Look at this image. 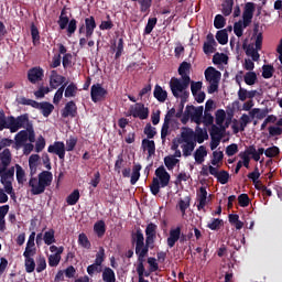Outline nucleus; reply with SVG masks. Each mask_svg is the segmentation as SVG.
I'll return each instance as SVG.
<instances>
[{
	"label": "nucleus",
	"instance_id": "nucleus-4",
	"mask_svg": "<svg viewBox=\"0 0 282 282\" xmlns=\"http://www.w3.org/2000/svg\"><path fill=\"white\" fill-rule=\"evenodd\" d=\"M21 129H26V130H22L20 131L14 140V149H17V151H19V149H21V147H23L25 144V142H34L35 140V134H34V129H32V124L29 121V127H22Z\"/></svg>",
	"mask_w": 282,
	"mask_h": 282
},
{
	"label": "nucleus",
	"instance_id": "nucleus-56",
	"mask_svg": "<svg viewBox=\"0 0 282 282\" xmlns=\"http://www.w3.org/2000/svg\"><path fill=\"white\" fill-rule=\"evenodd\" d=\"M78 243L82 246V248L89 249L91 248V243L89 242V239L87 238V235L80 234L78 236Z\"/></svg>",
	"mask_w": 282,
	"mask_h": 282
},
{
	"label": "nucleus",
	"instance_id": "nucleus-35",
	"mask_svg": "<svg viewBox=\"0 0 282 282\" xmlns=\"http://www.w3.org/2000/svg\"><path fill=\"white\" fill-rule=\"evenodd\" d=\"M257 96V90H246L245 88H241L238 90V99L241 100V102H246L248 98H254Z\"/></svg>",
	"mask_w": 282,
	"mask_h": 282
},
{
	"label": "nucleus",
	"instance_id": "nucleus-30",
	"mask_svg": "<svg viewBox=\"0 0 282 282\" xmlns=\"http://www.w3.org/2000/svg\"><path fill=\"white\" fill-rule=\"evenodd\" d=\"M36 105L34 109H40V111H42L43 117L47 118L50 116V113H52L54 111V105L50 104V102H41L39 104L36 101Z\"/></svg>",
	"mask_w": 282,
	"mask_h": 282
},
{
	"label": "nucleus",
	"instance_id": "nucleus-15",
	"mask_svg": "<svg viewBox=\"0 0 282 282\" xmlns=\"http://www.w3.org/2000/svg\"><path fill=\"white\" fill-rule=\"evenodd\" d=\"M130 116L140 118V120H147L149 118V108H145L142 104H135L130 108Z\"/></svg>",
	"mask_w": 282,
	"mask_h": 282
},
{
	"label": "nucleus",
	"instance_id": "nucleus-34",
	"mask_svg": "<svg viewBox=\"0 0 282 282\" xmlns=\"http://www.w3.org/2000/svg\"><path fill=\"white\" fill-rule=\"evenodd\" d=\"M204 140H208V132L206 131V129L197 127L194 132V141L196 143L198 142V144H202Z\"/></svg>",
	"mask_w": 282,
	"mask_h": 282
},
{
	"label": "nucleus",
	"instance_id": "nucleus-18",
	"mask_svg": "<svg viewBox=\"0 0 282 282\" xmlns=\"http://www.w3.org/2000/svg\"><path fill=\"white\" fill-rule=\"evenodd\" d=\"M252 17H254V3L247 2L242 13L245 25H250V23H252Z\"/></svg>",
	"mask_w": 282,
	"mask_h": 282
},
{
	"label": "nucleus",
	"instance_id": "nucleus-16",
	"mask_svg": "<svg viewBox=\"0 0 282 282\" xmlns=\"http://www.w3.org/2000/svg\"><path fill=\"white\" fill-rule=\"evenodd\" d=\"M48 153H54L59 158V160H65V143L62 141H56L48 147Z\"/></svg>",
	"mask_w": 282,
	"mask_h": 282
},
{
	"label": "nucleus",
	"instance_id": "nucleus-27",
	"mask_svg": "<svg viewBox=\"0 0 282 282\" xmlns=\"http://www.w3.org/2000/svg\"><path fill=\"white\" fill-rule=\"evenodd\" d=\"M197 208L198 210H202L206 207V204H208V192H206V187H200L197 192Z\"/></svg>",
	"mask_w": 282,
	"mask_h": 282
},
{
	"label": "nucleus",
	"instance_id": "nucleus-55",
	"mask_svg": "<svg viewBox=\"0 0 282 282\" xmlns=\"http://www.w3.org/2000/svg\"><path fill=\"white\" fill-rule=\"evenodd\" d=\"M76 91H78L76 85L70 84L66 87L64 96L65 98H74V96H76Z\"/></svg>",
	"mask_w": 282,
	"mask_h": 282
},
{
	"label": "nucleus",
	"instance_id": "nucleus-20",
	"mask_svg": "<svg viewBox=\"0 0 282 282\" xmlns=\"http://www.w3.org/2000/svg\"><path fill=\"white\" fill-rule=\"evenodd\" d=\"M63 83H65V77L63 75H58L56 70H52L50 75L51 89H58Z\"/></svg>",
	"mask_w": 282,
	"mask_h": 282
},
{
	"label": "nucleus",
	"instance_id": "nucleus-64",
	"mask_svg": "<svg viewBox=\"0 0 282 282\" xmlns=\"http://www.w3.org/2000/svg\"><path fill=\"white\" fill-rule=\"evenodd\" d=\"M274 74V67L271 65H264L262 67V76L263 78H272V75Z\"/></svg>",
	"mask_w": 282,
	"mask_h": 282
},
{
	"label": "nucleus",
	"instance_id": "nucleus-33",
	"mask_svg": "<svg viewBox=\"0 0 282 282\" xmlns=\"http://www.w3.org/2000/svg\"><path fill=\"white\" fill-rule=\"evenodd\" d=\"M15 177L18 184L23 186L28 182V176L25 175V170L19 164H15Z\"/></svg>",
	"mask_w": 282,
	"mask_h": 282
},
{
	"label": "nucleus",
	"instance_id": "nucleus-50",
	"mask_svg": "<svg viewBox=\"0 0 282 282\" xmlns=\"http://www.w3.org/2000/svg\"><path fill=\"white\" fill-rule=\"evenodd\" d=\"M102 279L105 282H115L116 281V273H113V270L107 268L102 272Z\"/></svg>",
	"mask_w": 282,
	"mask_h": 282
},
{
	"label": "nucleus",
	"instance_id": "nucleus-48",
	"mask_svg": "<svg viewBox=\"0 0 282 282\" xmlns=\"http://www.w3.org/2000/svg\"><path fill=\"white\" fill-rule=\"evenodd\" d=\"M249 116L251 120H254V118H257V120H263V118H265V112L259 108H253L249 111Z\"/></svg>",
	"mask_w": 282,
	"mask_h": 282
},
{
	"label": "nucleus",
	"instance_id": "nucleus-38",
	"mask_svg": "<svg viewBox=\"0 0 282 282\" xmlns=\"http://www.w3.org/2000/svg\"><path fill=\"white\" fill-rule=\"evenodd\" d=\"M40 184H42L44 186V188H47V186H50V184H52V180L53 176L51 174V172L48 171H44L39 175Z\"/></svg>",
	"mask_w": 282,
	"mask_h": 282
},
{
	"label": "nucleus",
	"instance_id": "nucleus-8",
	"mask_svg": "<svg viewBox=\"0 0 282 282\" xmlns=\"http://www.w3.org/2000/svg\"><path fill=\"white\" fill-rule=\"evenodd\" d=\"M135 254H138V261H142L147 254H149V246H144V235L137 231L135 234Z\"/></svg>",
	"mask_w": 282,
	"mask_h": 282
},
{
	"label": "nucleus",
	"instance_id": "nucleus-46",
	"mask_svg": "<svg viewBox=\"0 0 282 282\" xmlns=\"http://www.w3.org/2000/svg\"><path fill=\"white\" fill-rule=\"evenodd\" d=\"M213 63L215 65H224V64L228 63V55H226L224 53H216L213 57Z\"/></svg>",
	"mask_w": 282,
	"mask_h": 282
},
{
	"label": "nucleus",
	"instance_id": "nucleus-11",
	"mask_svg": "<svg viewBox=\"0 0 282 282\" xmlns=\"http://www.w3.org/2000/svg\"><path fill=\"white\" fill-rule=\"evenodd\" d=\"M57 23H58L61 30H65V28H67V25H68V28H67L68 36H72L74 34V32H76V20L69 21V18H67V15H65V11H62Z\"/></svg>",
	"mask_w": 282,
	"mask_h": 282
},
{
	"label": "nucleus",
	"instance_id": "nucleus-52",
	"mask_svg": "<svg viewBox=\"0 0 282 282\" xmlns=\"http://www.w3.org/2000/svg\"><path fill=\"white\" fill-rule=\"evenodd\" d=\"M44 243H46V246H52V243H56V238H54V230L51 229L46 232H44Z\"/></svg>",
	"mask_w": 282,
	"mask_h": 282
},
{
	"label": "nucleus",
	"instance_id": "nucleus-42",
	"mask_svg": "<svg viewBox=\"0 0 282 282\" xmlns=\"http://www.w3.org/2000/svg\"><path fill=\"white\" fill-rule=\"evenodd\" d=\"M79 199H80V192H78V189H75L66 198V202H67L68 206H76V204H78Z\"/></svg>",
	"mask_w": 282,
	"mask_h": 282
},
{
	"label": "nucleus",
	"instance_id": "nucleus-23",
	"mask_svg": "<svg viewBox=\"0 0 282 282\" xmlns=\"http://www.w3.org/2000/svg\"><path fill=\"white\" fill-rule=\"evenodd\" d=\"M29 186L31 188L32 195H41V193H45L44 186L36 177L30 178Z\"/></svg>",
	"mask_w": 282,
	"mask_h": 282
},
{
	"label": "nucleus",
	"instance_id": "nucleus-19",
	"mask_svg": "<svg viewBox=\"0 0 282 282\" xmlns=\"http://www.w3.org/2000/svg\"><path fill=\"white\" fill-rule=\"evenodd\" d=\"M28 79L33 84L41 83L43 80V68L33 67L28 72Z\"/></svg>",
	"mask_w": 282,
	"mask_h": 282
},
{
	"label": "nucleus",
	"instance_id": "nucleus-51",
	"mask_svg": "<svg viewBox=\"0 0 282 282\" xmlns=\"http://www.w3.org/2000/svg\"><path fill=\"white\" fill-rule=\"evenodd\" d=\"M216 40L218 41V43H220V45H226V43H228V31H218L216 34Z\"/></svg>",
	"mask_w": 282,
	"mask_h": 282
},
{
	"label": "nucleus",
	"instance_id": "nucleus-14",
	"mask_svg": "<svg viewBox=\"0 0 282 282\" xmlns=\"http://www.w3.org/2000/svg\"><path fill=\"white\" fill-rule=\"evenodd\" d=\"M63 250H65L63 247H56L54 245L50 247L52 254L48 256V265H51V268H56V265L61 263V256L63 254Z\"/></svg>",
	"mask_w": 282,
	"mask_h": 282
},
{
	"label": "nucleus",
	"instance_id": "nucleus-10",
	"mask_svg": "<svg viewBox=\"0 0 282 282\" xmlns=\"http://www.w3.org/2000/svg\"><path fill=\"white\" fill-rule=\"evenodd\" d=\"M185 116L191 118L196 124L202 123V116H204V107L187 106L185 109Z\"/></svg>",
	"mask_w": 282,
	"mask_h": 282
},
{
	"label": "nucleus",
	"instance_id": "nucleus-39",
	"mask_svg": "<svg viewBox=\"0 0 282 282\" xmlns=\"http://www.w3.org/2000/svg\"><path fill=\"white\" fill-rule=\"evenodd\" d=\"M154 98L159 100V102H165L166 98H169V94L166 90H163V88L159 85L154 87Z\"/></svg>",
	"mask_w": 282,
	"mask_h": 282
},
{
	"label": "nucleus",
	"instance_id": "nucleus-59",
	"mask_svg": "<svg viewBox=\"0 0 282 282\" xmlns=\"http://www.w3.org/2000/svg\"><path fill=\"white\" fill-rule=\"evenodd\" d=\"M78 143V139L76 137H70L66 140L65 151H73L76 149V144Z\"/></svg>",
	"mask_w": 282,
	"mask_h": 282
},
{
	"label": "nucleus",
	"instance_id": "nucleus-13",
	"mask_svg": "<svg viewBox=\"0 0 282 282\" xmlns=\"http://www.w3.org/2000/svg\"><path fill=\"white\" fill-rule=\"evenodd\" d=\"M90 98L93 102H100L107 98V89L100 84H94L90 88Z\"/></svg>",
	"mask_w": 282,
	"mask_h": 282
},
{
	"label": "nucleus",
	"instance_id": "nucleus-58",
	"mask_svg": "<svg viewBox=\"0 0 282 282\" xmlns=\"http://www.w3.org/2000/svg\"><path fill=\"white\" fill-rule=\"evenodd\" d=\"M94 231L99 237H102V235H105V221L102 220L97 221L94 226Z\"/></svg>",
	"mask_w": 282,
	"mask_h": 282
},
{
	"label": "nucleus",
	"instance_id": "nucleus-54",
	"mask_svg": "<svg viewBox=\"0 0 282 282\" xmlns=\"http://www.w3.org/2000/svg\"><path fill=\"white\" fill-rule=\"evenodd\" d=\"M245 83L246 85H254L257 83V73L254 72H248L245 74Z\"/></svg>",
	"mask_w": 282,
	"mask_h": 282
},
{
	"label": "nucleus",
	"instance_id": "nucleus-49",
	"mask_svg": "<svg viewBox=\"0 0 282 282\" xmlns=\"http://www.w3.org/2000/svg\"><path fill=\"white\" fill-rule=\"evenodd\" d=\"M246 28H248V25H246V22L243 21L236 22L234 25V32L236 36H243V29Z\"/></svg>",
	"mask_w": 282,
	"mask_h": 282
},
{
	"label": "nucleus",
	"instance_id": "nucleus-29",
	"mask_svg": "<svg viewBox=\"0 0 282 282\" xmlns=\"http://www.w3.org/2000/svg\"><path fill=\"white\" fill-rule=\"evenodd\" d=\"M224 164V152L216 150L213 152L212 166L214 169H220Z\"/></svg>",
	"mask_w": 282,
	"mask_h": 282
},
{
	"label": "nucleus",
	"instance_id": "nucleus-62",
	"mask_svg": "<svg viewBox=\"0 0 282 282\" xmlns=\"http://www.w3.org/2000/svg\"><path fill=\"white\" fill-rule=\"evenodd\" d=\"M202 175H206V176H208V175H217V167H214L213 165H205V166H203V169H202Z\"/></svg>",
	"mask_w": 282,
	"mask_h": 282
},
{
	"label": "nucleus",
	"instance_id": "nucleus-28",
	"mask_svg": "<svg viewBox=\"0 0 282 282\" xmlns=\"http://www.w3.org/2000/svg\"><path fill=\"white\" fill-rule=\"evenodd\" d=\"M180 235H182V229L176 227L170 230V237L167 238V246L173 248L177 241H180Z\"/></svg>",
	"mask_w": 282,
	"mask_h": 282
},
{
	"label": "nucleus",
	"instance_id": "nucleus-26",
	"mask_svg": "<svg viewBox=\"0 0 282 282\" xmlns=\"http://www.w3.org/2000/svg\"><path fill=\"white\" fill-rule=\"evenodd\" d=\"M250 122H252V118L250 117V115L243 113L240 117L239 122L236 126H234V133H239V131H243L246 127L250 124Z\"/></svg>",
	"mask_w": 282,
	"mask_h": 282
},
{
	"label": "nucleus",
	"instance_id": "nucleus-60",
	"mask_svg": "<svg viewBox=\"0 0 282 282\" xmlns=\"http://www.w3.org/2000/svg\"><path fill=\"white\" fill-rule=\"evenodd\" d=\"M25 259V271L31 273L34 272L36 268V263L33 258H24Z\"/></svg>",
	"mask_w": 282,
	"mask_h": 282
},
{
	"label": "nucleus",
	"instance_id": "nucleus-61",
	"mask_svg": "<svg viewBox=\"0 0 282 282\" xmlns=\"http://www.w3.org/2000/svg\"><path fill=\"white\" fill-rule=\"evenodd\" d=\"M214 25L217 30H221V28L226 25V19L224 18V15L221 14L216 15L214 20Z\"/></svg>",
	"mask_w": 282,
	"mask_h": 282
},
{
	"label": "nucleus",
	"instance_id": "nucleus-6",
	"mask_svg": "<svg viewBox=\"0 0 282 282\" xmlns=\"http://www.w3.org/2000/svg\"><path fill=\"white\" fill-rule=\"evenodd\" d=\"M0 182L8 195H14V187H12V183L14 182V167L0 170Z\"/></svg>",
	"mask_w": 282,
	"mask_h": 282
},
{
	"label": "nucleus",
	"instance_id": "nucleus-2",
	"mask_svg": "<svg viewBox=\"0 0 282 282\" xmlns=\"http://www.w3.org/2000/svg\"><path fill=\"white\" fill-rule=\"evenodd\" d=\"M182 131L181 138L177 139L176 142L181 145L183 155L188 158V155H192L193 151H195V147H197L195 142V131L191 128H182Z\"/></svg>",
	"mask_w": 282,
	"mask_h": 282
},
{
	"label": "nucleus",
	"instance_id": "nucleus-3",
	"mask_svg": "<svg viewBox=\"0 0 282 282\" xmlns=\"http://www.w3.org/2000/svg\"><path fill=\"white\" fill-rule=\"evenodd\" d=\"M171 182V174L166 172V169L164 166H160L155 170V177L152 181V184L150 185V191L152 195H158L160 193V188H165V186H169V183Z\"/></svg>",
	"mask_w": 282,
	"mask_h": 282
},
{
	"label": "nucleus",
	"instance_id": "nucleus-24",
	"mask_svg": "<svg viewBox=\"0 0 282 282\" xmlns=\"http://www.w3.org/2000/svg\"><path fill=\"white\" fill-rule=\"evenodd\" d=\"M0 171L8 170L10 162H12V153L9 149H6L0 153Z\"/></svg>",
	"mask_w": 282,
	"mask_h": 282
},
{
	"label": "nucleus",
	"instance_id": "nucleus-43",
	"mask_svg": "<svg viewBox=\"0 0 282 282\" xmlns=\"http://www.w3.org/2000/svg\"><path fill=\"white\" fill-rule=\"evenodd\" d=\"M142 147H143L144 151H148L150 156L153 155V153H155V142L154 141L144 139L142 141Z\"/></svg>",
	"mask_w": 282,
	"mask_h": 282
},
{
	"label": "nucleus",
	"instance_id": "nucleus-36",
	"mask_svg": "<svg viewBox=\"0 0 282 282\" xmlns=\"http://www.w3.org/2000/svg\"><path fill=\"white\" fill-rule=\"evenodd\" d=\"M63 118H69V116H76V104L74 101H68L62 111Z\"/></svg>",
	"mask_w": 282,
	"mask_h": 282
},
{
	"label": "nucleus",
	"instance_id": "nucleus-25",
	"mask_svg": "<svg viewBox=\"0 0 282 282\" xmlns=\"http://www.w3.org/2000/svg\"><path fill=\"white\" fill-rule=\"evenodd\" d=\"M158 226L153 224H149L145 229V243L147 246H153L155 241V235H156Z\"/></svg>",
	"mask_w": 282,
	"mask_h": 282
},
{
	"label": "nucleus",
	"instance_id": "nucleus-5",
	"mask_svg": "<svg viewBox=\"0 0 282 282\" xmlns=\"http://www.w3.org/2000/svg\"><path fill=\"white\" fill-rule=\"evenodd\" d=\"M205 78L209 84L208 94H215V91L219 89V80H221V73L215 69L214 67H208L205 70Z\"/></svg>",
	"mask_w": 282,
	"mask_h": 282
},
{
	"label": "nucleus",
	"instance_id": "nucleus-21",
	"mask_svg": "<svg viewBox=\"0 0 282 282\" xmlns=\"http://www.w3.org/2000/svg\"><path fill=\"white\" fill-rule=\"evenodd\" d=\"M36 237V232H32L29 237V240L26 242V248L23 253L24 258H32L34 254H36V248L34 247V239Z\"/></svg>",
	"mask_w": 282,
	"mask_h": 282
},
{
	"label": "nucleus",
	"instance_id": "nucleus-53",
	"mask_svg": "<svg viewBox=\"0 0 282 282\" xmlns=\"http://www.w3.org/2000/svg\"><path fill=\"white\" fill-rule=\"evenodd\" d=\"M189 206H191L189 197H185L178 202V208L183 216L186 215V209H188Z\"/></svg>",
	"mask_w": 282,
	"mask_h": 282
},
{
	"label": "nucleus",
	"instance_id": "nucleus-63",
	"mask_svg": "<svg viewBox=\"0 0 282 282\" xmlns=\"http://www.w3.org/2000/svg\"><path fill=\"white\" fill-rule=\"evenodd\" d=\"M158 25V18H150L148 20V24L145 26V34H151L153 32V28Z\"/></svg>",
	"mask_w": 282,
	"mask_h": 282
},
{
	"label": "nucleus",
	"instance_id": "nucleus-1",
	"mask_svg": "<svg viewBox=\"0 0 282 282\" xmlns=\"http://www.w3.org/2000/svg\"><path fill=\"white\" fill-rule=\"evenodd\" d=\"M22 127H30V119L28 115H22L18 118L6 117V112L0 110V131L9 129L11 133H17Z\"/></svg>",
	"mask_w": 282,
	"mask_h": 282
},
{
	"label": "nucleus",
	"instance_id": "nucleus-22",
	"mask_svg": "<svg viewBox=\"0 0 282 282\" xmlns=\"http://www.w3.org/2000/svg\"><path fill=\"white\" fill-rule=\"evenodd\" d=\"M215 47H217V42L215 41L213 34H208L203 46L204 54H215Z\"/></svg>",
	"mask_w": 282,
	"mask_h": 282
},
{
	"label": "nucleus",
	"instance_id": "nucleus-41",
	"mask_svg": "<svg viewBox=\"0 0 282 282\" xmlns=\"http://www.w3.org/2000/svg\"><path fill=\"white\" fill-rule=\"evenodd\" d=\"M214 177H216L221 184H228L230 174L227 171L219 172V169L216 167V174H214Z\"/></svg>",
	"mask_w": 282,
	"mask_h": 282
},
{
	"label": "nucleus",
	"instance_id": "nucleus-37",
	"mask_svg": "<svg viewBox=\"0 0 282 282\" xmlns=\"http://www.w3.org/2000/svg\"><path fill=\"white\" fill-rule=\"evenodd\" d=\"M191 72V64L186 63V62H183L181 64V66L178 67V74L181 76V78L183 80H189L191 82V76H188Z\"/></svg>",
	"mask_w": 282,
	"mask_h": 282
},
{
	"label": "nucleus",
	"instance_id": "nucleus-44",
	"mask_svg": "<svg viewBox=\"0 0 282 282\" xmlns=\"http://www.w3.org/2000/svg\"><path fill=\"white\" fill-rule=\"evenodd\" d=\"M164 164H165L166 169H169V171H173V169H175V166H177V164H180V160L175 159V156H173V155L165 156Z\"/></svg>",
	"mask_w": 282,
	"mask_h": 282
},
{
	"label": "nucleus",
	"instance_id": "nucleus-57",
	"mask_svg": "<svg viewBox=\"0 0 282 282\" xmlns=\"http://www.w3.org/2000/svg\"><path fill=\"white\" fill-rule=\"evenodd\" d=\"M138 261H139V264L137 267V272L139 274V279H144V276H149V273H147L144 270V258Z\"/></svg>",
	"mask_w": 282,
	"mask_h": 282
},
{
	"label": "nucleus",
	"instance_id": "nucleus-32",
	"mask_svg": "<svg viewBox=\"0 0 282 282\" xmlns=\"http://www.w3.org/2000/svg\"><path fill=\"white\" fill-rule=\"evenodd\" d=\"M86 25V39H91L94 34V30H96V20L94 17H89L85 19Z\"/></svg>",
	"mask_w": 282,
	"mask_h": 282
},
{
	"label": "nucleus",
	"instance_id": "nucleus-7",
	"mask_svg": "<svg viewBox=\"0 0 282 282\" xmlns=\"http://www.w3.org/2000/svg\"><path fill=\"white\" fill-rule=\"evenodd\" d=\"M188 85H191L188 79L172 78L170 80L171 91L175 98H182L184 91L188 89Z\"/></svg>",
	"mask_w": 282,
	"mask_h": 282
},
{
	"label": "nucleus",
	"instance_id": "nucleus-17",
	"mask_svg": "<svg viewBox=\"0 0 282 282\" xmlns=\"http://www.w3.org/2000/svg\"><path fill=\"white\" fill-rule=\"evenodd\" d=\"M231 118H226V111L218 110L216 112V124L219 126L221 131H226L230 127Z\"/></svg>",
	"mask_w": 282,
	"mask_h": 282
},
{
	"label": "nucleus",
	"instance_id": "nucleus-9",
	"mask_svg": "<svg viewBox=\"0 0 282 282\" xmlns=\"http://www.w3.org/2000/svg\"><path fill=\"white\" fill-rule=\"evenodd\" d=\"M172 116H173L172 111H169L165 116L164 123L161 129L162 140H166V135H169V131H170L171 127L174 130L180 129V123L177 122V120L173 119Z\"/></svg>",
	"mask_w": 282,
	"mask_h": 282
},
{
	"label": "nucleus",
	"instance_id": "nucleus-47",
	"mask_svg": "<svg viewBox=\"0 0 282 282\" xmlns=\"http://www.w3.org/2000/svg\"><path fill=\"white\" fill-rule=\"evenodd\" d=\"M232 6H235V0H225L223 3V14L229 17L232 13Z\"/></svg>",
	"mask_w": 282,
	"mask_h": 282
},
{
	"label": "nucleus",
	"instance_id": "nucleus-31",
	"mask_svg": "<svg viewBox=\"0 0 282 282\" xmlns=\"http://www.w3.org/2000/svg\"><path fill=\"white\" fill-rule=\"evenodd\" d=\"M206 155H208V151H206V147L200 145L198 149H196L194 153V160L196 164H204V160L206 159Z\"/></svg>",
	"mask_w": 282,
	"mask_h": 282
},
{
	"label": "nucleus",
	"instance_id": "nucleus-12",
	"mask_svg": "<svg viewBox=\"0 0 282 282\" xmlns=\"http://www.w3.org/2000/svg\"><path fill=\"white\" fill-rule=\"evenodd\" d=\"M254 45H256V48H254ZM254 45H249L247 47L246 54L247 56H251L252 61H259L260 58L259 50H261V45H263V35L261 33L257 35Z\"/></svg>",
	"mask_w": 282,
	"mask_h": 282
},
{
	"label": "nucleus",
	"instance_id": "nucleus-40",
	"mask_svg": "<svg viewBox=\"0 0 282 282\" xmlns=\"http://www.w3.org/2000/svg\"><path fill=\"white\" fill-rule=\"evenodd\" d=\"M40 160H41V156H39V154H32L29 158V166H30L31 175H34V173H36V166H39Z\"/></svg>",
	"mask_w": 282,
	"mask_h": 282
},
{
	"label": "nucleus",
	"instance_id": "nucleus-45",
	"mask_svg": "<svg viewBox=\"0 0 282 282\" xmlns=\"http://www.w3.org/2000/svg\"><path fill=\"white\" fill-rule=\"evenodd\" d=\"M140 171H142V165H140V164L133 165L132 174H131V180H130V183L132 185L137 184L138 180H140Z\"/></svg>",
	"mask_w": 282,
	"mask_h": 282
}]
</instances>
